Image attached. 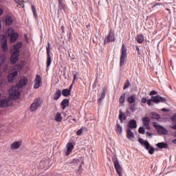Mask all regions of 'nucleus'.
I'll use <instances>...</instances> for the list:
<instances>
[{
	"mask_svg": "<svg viewBox=\"0 0 176 176\" xmlns=\"http://www.w3.org/2000/svg\"><path fill=\"white\" fill-rule=\"evenodd\" d=\"M60 30L63 34H65V27H64V25L60 27Z\"/></svg>",
	"mask_w": 176,
	"mask_h": 176,
	"instance_id": "09e8293b",
	"label": "nucleus"
},
{
	"mask_svg": "<svg viewBox=\"0 0 176 176\" xmlns=\"http://www.w3.org/2000/svg\"><path fill=\"white\" fill-rule=\"evenodd\" d=\"M60 97H61V91L60 89H56V91L54 95V100L57 101V100H58V98H60Z\"/></svg>",
	"mask_w": 176,
	"mask_h": 176,
	"instance_id": "393cba45",
	"label": "nucleus"
},
{
	"mask_svg": "<svg viewBox=\"0 0 176 176\" xmlns=\"http://www.w3.org/2000/svg\"><path fill=\"white\" fill-rule=\"evenodd\" d=\"M161 5H162V3H155L153 6V8H156V6H160Z\"/></svg>",
	"mask_w": 176,
	"mask_h": 176,
	"instance_id": "8fccbe9b",
	"label": "nucleus"
},
{
	"mask_svg": "<svg viewBox=\"0 0 176 176\" xmlns=\"http://www.w3.org/2000/svg\"><path fill=\"white\" fill-rule=\"evenodd\" d=\"M0 45H8V37L6 36H0Z\"/></svg>",
	"mask_w": 176,
	"mask_h": 176,
	"instance_id": "4be33fe9",
	"label": "nucleus"
},
{
	"mask_svg": "<svg viewBox=\"0 0 176 176\" xmlns=\"http://www.w3.org/2000/svg\"><path fill=\"white\" fill-rule=\"evenodd\" d=\"M172 143H173V144H176V139L173 140H172Z\"/></svg>",
	"mask_w": 176,
	"mask_h": 176,
	"instance_id": "052dcab7",
	"label": "nucleus"
},
{
	"mask_svg": "<svg viewBox=\"0 0 176 176\" xmlns=\"http://www.w3.org/2000/svg\"><path fill=\"white\" fill-rule=\"evenodd\" d=\"M6 61V56L5 54L0 56V67H2V64Z\"/></svg>",
	"mask_w": 176,
	"mask_h": 176,
	"instance_id": "473e14b6",
	"label": "nucleus"
},
{
	"mask_svg": "<svg viewBox=\"0 0 176 176\" xmlns=\"http://www.w3.org/2000/svg\"><path fill=\"white\" fill-rule=\"evenodd\" d=\"M147 135H148V137H152V133H149V132H146Z\"/></svg>",
	"mask_w": 176,
	"mask_h": 176,
	"instance_id": "4d7b16f0",
	"label": "nucleus"
},
{
	"mask_svg": "<svg viewBox=\"0 0 176 176\" xmlns=\"http://www.w3.org/2000/svg\"><path fill=\"white\" fill-rule=\"evenodd\" d=\"M135 49H136V50L138 51V54H140V46L136 45V46H135Z\"/></svg>",
	"mask_w": 176,
	"mask_h": 176,
	"instance_id": "603ef678",
	"label": "nucleus"
},
{
	"mask_svg": "<svg viewBox=\"0 0 176 176\" xmlns=\"http://www.w3.org/2000/svg\"><path fill=\"white\" fill-rule=\"evenodd\" d=\"M153 126L156 129L159 134H163L164 135H166V134H168V131H167L166 128L162 126L157 125V123L153 122Z\"/></svg>",
	"mask_w": 176,
	"mask_h": 176,
	"instance_id": "9d476101",
	"label": "nucleus"
},
{
	"mask_svg": "<svg viewBox=\"0 0 176 176\" xmlns=\"http://www.w3.org/2000/svg\"><path fill=\"white\" fill-rule=\"evenodd\" d=\"M126 138L130 140L134 138V133L130 128L126 129Z\"/></svg>",
	"mask_w": 176,
	"mask_h": 176,
	"instance_id": "a211bd4d",
	"label": "nucleus"
},
{
	"mask_svg": "<svg viewBox=\"0 0 176 176\" xmlns=\"http://www.w3.org/2000/svg\"><path fill=\"white\" fill-rule=\"evenodd\" d=\"M126 58H127V49L122 45L121 49V56L120 58V67H122L124 65V61H126Z\"/></svg>",
	"mask_w": 176,
	"mask_h": 176,
	"instance_id": "6e6552de",
	"label": "nucleus"
},
{
	"mask_svg": "<svg viewBox=\"0 0 176 176\" xmlns=\"http://www.w3.org/2000/svg\"><path fill=\"white\" fill-rule=\"evenodd\" d=\"M118 119L121 123H123V120L127 119V116L122 111V109H120L119 111Z\"/></svg>",
	"mask_w": 176,
	"mask_h": 176,
	"instance_id": "f3484780",
	"label": "nucleus"
},
{
	"mask_svg": "<svg viewBox=\"0 0 176 176\" xmlns=\"http://www.w3.org/2000/svg\"><path fill=\"white\" fill-rule=\"evenodd\" d=\"M112 162L114 165V168L119 176H122V166H120V164H119V160H118V157H113Z\"/></svg>",
	"mask_w": 176,
	"mask_h": 176,
	"instance_id": "1a4fd4ad",
	"label": "nucleus"
},
{
	"mask_svg": "<svg viewBox=\"0 0 176 176\" xmlns=\"http://www.w3.org/2000/svg\"><path fill=\"white\" fill-rule=\"evenodd\" d=\"M162 112H168V109H166V108H164L162 109Z\"/></svg>",
	"mask_w": 176,
	"mask_h": 176,
	"instance_id": "5fc2aeb1",
	"label": "nucleus"
},
{
	"mask_svg": "<svg viewBox=\"0 0 176 176\" xmlns=\"http://www.w3.org/2000/svg\"><path fill=\"white\" fill-rule=\"evenodd\" d=\"M142 122H143V124L144 126V127H146V129L147 130H151V126H149V123L151 122V120L149 119V117H144L142 119Z\"/></svg>",
	"mask_w": 176,
	"mask_h": 176,
	"instance_id": "4468645a",
	"label": "nucleus"
},
{
	"mask_svg": "<svg viewBox=\"0 0 176 176\" xmlns=\"http://www.w3.org/2000/svg\"><path fill=\"white\" fill-rule=\"evenodd\" d=\"M125 97H126V94H122L120 96V98H119V102H120V104H124V98H125Z\"/></svg>",
	"mask_w": 176,
	"mask_h": 176,
	"instance_id": "72a5a7b5",
	"label": "nucleus"
},
{
	"mask_svg": "<svg viewBox=\"0 0 176 176\" xmlns=\"http://www.w3.org/2000/svg\"><path fill=\"white\" fill-rule=\"evenodd\" d=\"M8 107H9L8 100L3 99L0 101V108H8Z\"/></svg>",
	"mask_w": 176,
	"mask_h": 176,
	"instance_id": "b1692460",
	"label": "nucleus"
},
{
	"mask_svg": "<svg viewBox=\"0 0 176 176\" xmlns=\"http://www.w3.org/2000/svg\"><path fill=\"white\" fill-rule=\"evenodd\" d=\"M150 118H151V119H160V115L157 114V113L152 112L150 113Z\"/></svg>",
	"mask_w": 176,
	"mask_h": 176,
	"instance_id": "2f4dec72",
	"label": "nucleus"
},
{
	"mask_svg": "<svg viewBox=\"0 0 176 176\" xmlns=\"http://www.w3.org/2000/svg\"><path fill=\"white\" fill-rule=\"evenodd\" d=\"M129 129H137V121L135 120H131L128 124Z\"/></svg>",
	"mask_w": 176,
	"mask_h": 176,
	"instance_id": "aec40b11",
	"label": "nucleus"
},
{
	"mask_svg": "<svg viewBox=\"0 0 176 176\" xmlns=\"http://www.w3.org/2000/svg\"><path fill=\"white\" fill-rule=\"evenodd\" d=\"M21 45H14L12 50H11L12 56L10 58V61L12 64H16L19 61V56H20V48Z\"/></svg>",
	"mask_w": 176,
	"mask_h": 176,
	"instance_id": "f03ea898",
	"label": "nucleus"
},
{
	"mask_svg": "<svg viewBox=\"0 0 176 176\" xmlns=\"http://www.w3.org/2000/svg\"><path fill=\"white\" fill-rule=\"evenodd\" d=\"M107 94V87H103L102 88V94L100 95V98L98 99L99 101H101L102 100H104V98H105V94Z\"/></svg>",
	"mask_w": 176,
	"mask_h": 176,
	"instance_id": "c756f323",
	"label": "nucleus"
},
{
	"mask_svg": "<svg viewBox=\"0 0 176 176\" xmlns=\"http://www.w3.org/2000/svg\"><path fill=\"white\" fill-rule=\"evenodd\" d=\"M42 85V78L39 75L36 76L35 85L34 89H39V87Z\"/></svg>",
	"mask_w": 176,
	"mask_h": 176,
	"instance_id": "ddd939ff",
	"label": "nucleus"
},
{
	"mask_svg": "<svg viewBox=\"0 0 176 176\" xmlns=\"http://www.w3.org/2000/svg\"><path fill=\"white\" fill-rule=\"evenodd\" d=\"M149 96H157V91H151L149 93Z\"/></svg>",
	"mask_w": 176,
	"mask_h": 176,
	"instance_id": "37998d69",
	"label": "nucleus"
},
{
	"mask_svg": "<svg viewBox=\"0 0 176 176\" xmlns=\"http://www.w3.org/2000/svg\"><path fill=\"white\" fill-rule=\"evenodd\" d=\"M137 100V96L135 94H131L129 96H128L126 101L128 104H130L131 107L130 109L132 112H134L135 111V101Z\"/></svg>",
	"mask_w": 176,
	"mask_h": 176,
	"instance_id": "0eeeda50",
	"label": "nucleus"
},
{
	"mask_svg": "<svg viewBox=\"0 0 176 176\" xmlns=\"http://www.w3.org/2000/svg\"><path fill=\"white\" fill-rule=\"evenodd\" d=\"M47 50V68L48 69L49 67H50V65L52 64V56H50V45H47L46 47Z\"/></svg>",
	"mask_w": 176,
	"mask_h": 176,
	"instance_id": "9b49d317",
	"label": "nucleus"
},
{
	"mask_svg": "<svg viewBox=\"0 0 176 176\" xmlns=\"http://www.w3.org/2000/svg\"><path fill=\"white\" fill-rule=\"evenodd\" d=\"M138 131L140 134H145V129L144 127H140Z\"/></svg>",
	"mask_w": 176,
	"mask_h": 176,
	"instance_id": "a19ab883",
	"label": "nucleus"
},
{
	"mask_svg": "<svg viewBox=\"0 0 176 176\" xmlns=\"http://www.w3.org/2000/svg\"><path fill=\"white\" fill-rule=\"evenodd\" d=\"M13 23V19L10 16H8L6 17V24L7 25H12Z\"/></svg>",
	"mask_w": 176,
	"mask_h": 176,
	"instance_id": "a878e982",
	"label": "nucleus"
},
{
	"mask_svg": "<svg viewBox=\"0 0 176 176\" xmlns=\"http://www.w3.org/2000/svg\"><path fill=\"white\" fill-rule=\"evenodd\" d=\"M54 120H56V122H61V120H63V117L61 116V113L59 112H57L55 115L54 117Z\"/></svg>",
	"mask_w": 176,
	"mask_h": 176,
	"instance_id": "cd10ccee",
	"label": "nucleus"
},
{
	"mask_svg": "<svg viewBox=\"0 0 176 176\" xmlns=\"http://www.w3.org/2000/svg\"><path fill=\"white\" fill-rule=\"evenodd\" d=\"M60 107L62 109H65L67 107H69V100L68 99H64L61 103H60Z\"/></svg>",
	"mask_w": 176,
	"mask_h": 176,
	"instance_id": "6ab92c4d",
	"label": "nucleus"
},
{
	"mask_svg": "<svg viewBox=\"0 0 176 176\" xmlns=\"http://www.w3.org/2000/svg\"><path fill=\"white\" fill-rule=\"evenodd\" d=\"M1 22H0V29H1Z\"/></svg>",
	"mask_w": 176,
	"mask_h": 176,
	"instance_id": "69168bd1",
	"label": "nucleus"
},
{
	"mask_svg": "<svg viewBox=\"0 0 176 176\" xmlns=\"http://www.w3.org/2000/svg\"><path fill=\"white\" fill-rule=\"evenodd\" d=\"M69 94H71V92L68 89H65L62 91V96H63V97H68Z\"/></svg>",
	"mask_w": 176,
	"mask_h": 176,
	"instance_id": "7c9ffc66",
	"label": "nucleus"
},
{
	"mask_svg": "<svg viewBox=\"0 0 176 176\" xmlns=\"http://www.w3.org/2000/svg\"><path fill=\"white\" fill-rule=\"evenodd\" d=\"M138 141H139L140 144H141V145H145V144H146V142H148V141H144L142 138H139Z\"/></svg>",
	"mask_w": 176,
	"mask_h": 176,
	"instance_id": "79ce46f5",
	"label": "nucleus"
},
{
	"mask_svg": "<svg viewBox=\"0 0 176 176\" xmlns=\"http://www.w3.org/2000/svg\"><path fill=\"white\" fill-rule=\"evenodd\" d=\"M74 85V84H72L69 88V91L71 92V91L72 90V86Z\"/></svg>",
	"mask_w": 176,
	"mask_h": 176,
	"instance_id": "6e6d98bb",
	"label": "nucleus"
},
{
	"mask_svg": "<svg viewBox=\"0 0 176 176\" xmlns=\"http://www.w3.org/2000/svg\"><path fill=\"white\" fill-rule=\"evenodd\" d=\"M174 137H175V138H176V131L174 133Z\"/></svg>",
	"mask_w": 176,
	"mask_h": 176,
	"instance_id": "0e129e2a",
	"label": "nucleus"
},
{
	"mask_svg": "<svg viewBox=\"0 0 176 176\" xmlns=\"http://www.w3.org/2000/svg\"><path fill=\"white\" fill-rule=\"evenodd\" d=\"M152 102H154L155 104H160V102L166 104L167 102V99L157 95L156 96H152L151 99L147 100L146 104L148 107H151Z\"/></svg>",
	"mask_w": 176,
	"mask_h": 176,
	"instance_id": "7ed1b4c3",
	"label": "nucleus"
},
{
	"mask_svg": "<svg viewBox=\"0 0 176 176\" xmlns=\"http://www.w3.org/2000/svg\"><path fill=\"white\" fill-rule=\"evenodd\" d=\"M32 10L34 16L35 17V19H36L38 17V14H36V8H35V6H32Z\"/></svg>",
	"mask_w": 176,
	"mask_h": 176,
	"instance_id": "c9c22d12",
	"label": "nucleus"
},
{
	"mask_svg": "<svg viewBox=\"0 0 176 176\" xmlns=\"http://www.w3.org/2000/svg\"><path fill=\"white\" fill-rule=\"evenodd\" d=\"M59 3V9L60 10H65V3L63 2V3Z\"/></svg>",
	"mask_w": 176,
	"mask_h": 176,
	"instance_id": "e433bc0d",
	"label": "nucleus"
},
{
	"mask_svg": "<svg viewBox=\"0 0 176 176\" xmlns=\"http://www.w3.org/2000/svg\"><path fill=\"white\" fill-rule=\"evenodd\" d=\"M76 74H74V78H73V81H72V85H74V83H75V80H76Z\"/></svg>",
	"mask_w": 176,
	"mask_h": 176,
	"instance_id": "3c124183",
	"label": "nucleus"
},
{
	"mask_svg": "<svg viewBox=\"0 0 176 176\" xmlns=\"http://www.w3.org/2000/svg\"><path fill=\"white\" fill-rule=\"evenodd\" d=\"M3 71L6 72L8 71V65H6L5 67H3Z\"/></svg>",
	"mask_w": 176,
	"mask_h": 176,
	"instance_id": "864d4df0",
	"label": "nucleus"
},
{
	"mask_svg": "<svg viewBox=\"0 0 176 176\" xmlns=\"http://www.w3.org/2000/svg\"><path fill=\"white\" fill-rule=\"evenodd\" d=\"M115 41V34L112 32V30L109 32V35L104 39V43H109V42Z\"/></svg>",
	"mask_w": 176,
	"mask_h": 176,
	"instance_id": "f8f14e48",
	"label": "nucleus"
},
{
	"mask_svg": "<svg viewBox=\"0 0 176 176\" xmlns=\"http://www.w3.org/2000/svg\"><path fill=\"white\" fill-rule=\"evenodd\" d=\"M58 3L65 2L64 0H58Z\"/></svg>",
	"mask_w": 176,
	"mask_h": 176,
	"instance_id": "13d9d810",
	"label": "nucleus"
},
{
	"mask_svg": "<svg viewBox=\"0 0 176 176\" xmlns=\"http://www.w3.org/2000/svg\"><path fill=\"white\" fill-rule=\"evenodd\" d=\"M170 120L172 121L170 128H172L173 130H176V116L175 115L170 117Z\"/></svg>",
	"mask_w": 176,
	"mask_h": 176,
	"instance_id": "5701e85b",
	"label": "nucleus"
},
{
	"mask_svg": "<svg viewBox=\"0 0 176 176\" xmlns=\"http://www.w3.org/2000/svg\"><path fill=\"white\" fill-rule=\"evenodd\" d=\"M41 107H42V99L37 98L34 99V102L31 104L30 111L31 112H35V111H38Z\"/></svg>",
	"mask_w": 176,
	"mask_h": 176,
	"instance_id": "423d86ee",
	"label": "nucleus"
},
{
	"mask_svg": "<svg viewBox=\"0 0 176 176\" xmlns=\"http://www.w3.org/2000/svg\"><path fill=\"white\" fill-rule=\"evenodd\" d=\"M24 38L26 43H32V40L30 38V37L28 36V34H24Z\"/></svg>",
	"mask_w": 176,
	"mask_h": 176,
	"instance_id": "f704fd0d",
	"label": "nucleus"
},
{
	"mask_svg": "<svg viewBox=\"0 0 176 176\" xmlns=\"http://www.w3.org/2000/svg\"><path fill=\"white\" fill-rule=\"evenodd\" d=\"M147 151H148L150 155H153V153H155V148L152 146H150Z\"/></svg>",
	"mask_w": 176,
	"mask_h": 176,
	"instance_id": "58836bf2",
	"label": "nucleus"
},
{
	"mask_svg": "<svg viewBox=\"0 0 176 176\" xmlns=\"http://www.w3.org/2000/svg\"><path fill=\"white\" fill-rule=\"evenodd\" d=\"M157 148L160 149H163L164 148H168V144L164 143V142H160L157 144Z\"/></svg>",
	"mask_w": 176,
	"mask_h": 176,
	"instance_id": "c85d7f7f",
	"label": "nucleus"
},
{
	"mask_svg": "<svg viewBox=\"0 0 176 176\" xmlns=\"http://www.w3.org/2000/svg\"><path fill=\"white\" fill-rule=\"evenodd\" d=\"M28 83V79L27 77H23L20 80L19 85L12 86L9 90V94L11 98L13 100H19L20 98V91L23 86H25Z\"/></svg>",
	"mask_w": 176,
	"mask_h": 176,
	"instance_id": "f257e3e1",
	"label": "nucleus"
},
{
	"mask_svg": "<svg viewBox=\"0 0 176 176\" xmlns=\"http://www.w3.org/2000/svg\"><path fill=\"white\" fill-rule=\"evenodd\" d=\"M83 133V128H81L77 131L76 135H80Z\"/></svg>",
	"mask_w": 176,
	"mask_h": 176,
	"instance_id": "c03bdc74",
	"label": "nucleus"
},
{
	"mask_svg": "<svg viewBox=\"0 0 176 176\" xmlns=\"http://www.w3.org/2000/svg\"><path fill=\"white\" fill-rule=\"evenodd\" d=\"M22 68L23 65L20 64L14 66V70L8 76V81L9 83H13V80H14V79H16V76L19 75L17 70L21 69Z\"/></svg>",
	"mask_w": 176,
	"mask_h": 176,
	"instance_id": "39448f33",
	"label": "nucleus"
},
{
	"mask_svg": "<svg viewBox=\"0 0 176 176\" xmlns=\"http://www.w3.org/2000/svg\"><path fill=\"white\" fill-rule=\"evenodd\" d=\"M16 45H23V43L21 42H19L16 43Z\"/></svg>",
	"mask_w": 176,
	"mask_h": 176,
	"instance_id": "e2e57ef3",
	"label": "nucleus"
},
{
	"mask_svg": "<svg viewBox=\"0 0 176 176\" xmlns=\"http://www.w3.org/2000/svg\"><path fill=\"white\" fill-rule=\"evenodd\" d=\"M131 84L130 83V80H126V83H125L124 86V90H126V89H129V87H130V85Z\"/></svg>",
	"mask_w": 176,
	"mask_h": 176,
	"instance_id": "4c0bfd02",
	"label": "nucleus"
},
{
	"mask_svg": "<svg viewBox=\"0 0 176 176\" xmlns=\"http://www.w3.org/2000/svg\"><path fill=\"white\" fill-rule=\"evenodd\" d=\"M2 49L4 52H8V45H3Z\"/></svg>",
	"mask_w": 176,
	"mask_h": 176,
	"instance_id": "49530a36",
	"label": "nucleus"
},
{
	"mask_svg": "<svg viewBox=\"0 0 176 176\" xmlns=\"http://www.w3.org/2000/svg\"><path fill=\"white\" fill-rule=\"evenodd\" d=\"M14 2H16V3H17L18 5H19V6H22V8H24V3L21 1L14 0Z\"/></svg>",
	"mask_w": 176,
	"mask_h": 176,
	"instance_id": "ea45409f",
	"label": "nucleus"
},
{
	"mask_svg": "<svg viewBox=\"0 0 176 176\" xmlns=\"http://www.w3.org/2000/svg\"><path fill=\"white\" fill-rule=\"evenodd\" d=\"M135 41H136V42H138L140 44L142 43V42H144V41H145L144 35H142V34H138L135 37Z\"/></svg>",
	"mask_w": 176,
	"mask_h": 176,
	"instance_id": "412c9836",
	"label": "nucleus"
},
{
	"mask_svg": "<svg viewBox=\"0 0 176 176\" xmlns=\"http://www.w3.org/2000/svg\"><path fill=\"white\" fill-rule=\"evenodd\" d=\"M3 13V10H2V9L0 8V16H1Z\"/></svg>",
	"mask_w": 176,
	"mask_h": 176,
	"instance_id": "bf43d9fd",
	"label": "nucleus"
},
{
	"mask_svg": "<svg viewBox=\"0 0 176 176\" xmlns=\"http://www.w3.org/2000/svg\"><path fill=\"white\" fill-rule=\"evenodd\" d=\"M6 34L9 36L11 43H14L19 39V33L16 32L13 28H9Z\"/></svg>",
	"mask_w": 176,
	"mask_h": 176,
	"instance_id": "20e7f679",
	"label": "nucleus"
},
{
	"mask_svg": "<svg viewBox=\"0 0 176 176\" xmlns=\"http://www.w3.org/2000/svg\"><path fill=\"white\" fill-rule=\"evenodd\" d=\"M72 120H73V122H75L76 123V119L73 118V119H72Z\"/></svg>",
	"mask_w": 176,
	"mask_h": 176,
	"instance_id": "680f3d73",
	"label": "nucleus"
},
{
	"mask_svg": "<svg viewBox=\"0 0 176 176\" xmlns=\"http://www.w3.org/2000/svg\"><path fill=\"white\" fill-rule=\"evenodd\" d=\"M0 96H1V94H0Z\"/></svg>",
	"mask_w": 176,
	"mask_h": 176,
	"instance_id": "338daca9",
	"label": "nucleus"
},
{
	"mask_svg": "<svg viewBox=\"0 0 176 176\" xmlns=\"http://www.w3.org/2000/svg\"><path fill=\"white\" fill-rule=\"evenodd\" d=\"M147 101L148 100L145 97L142 98L141 100V102H142V104H146Z\"/></svg>",
	"mask_w": 176,
	"mask_h": 176,
	"instance_id": "de8ad7c7",
	"label": "nucleus"
},
{
	"mask_svg": "<svg viewBox=\"0 0 176 176\" xmlns=\"http://www.w3.org/2000/svg\"><path fill=\"white\" fill-rule=\"evenodd\" d=\"M144 146L146 148V149L148 151V149H149V148L151 147L150 146V144H149V142H146V143L144 144Z\"/></svg>",
	"mask_w": 176,
	"mask_h": 176,
	"instance_id": "a18cd8bd",
	"label": "nucleus"
},
{
	"mask_svg": "<svg viewBox=\"0 0 176 176\" xmlns=\"http://www.w3.org/2000/svg\"><path fill=\"white\" fill-rule=\"evenodd\" d=\"M116 133H117V134H122V131H123V129L122 128V126H120V124H116Z\"/></svg>",
	"mask_w": 176,
	"mask_h": 176,
	"instance_id": "bb28decb",
	"label": "nucleus"
},
{
	"mask_svg": "<svg viewBox=\"0 0 176 176\" xmlns=\"http://www.w3.org/2000/svg\"><path fill=\"white\" fill-rule=\"evenodd\" d=\"M21 141L18 142H14L10 145V149L14 150V149H19L20 146H21Z\"/></svg>",
	"mask_w": 176,
	"mask_h": 176,
	"instance_id": "dca6fc26",
	"label": "nucleus"
},
{
	"mask_svg": "<svg viewBox=\"0 0 176 176\" xmlns=\"http://www.w3.org/2000/svg\"><path fill=\"white\" fill-rule=\"evenodd\" d=\"M66 146H67L66 156H69V155H71V153L74 150V144L71 142H69L67 143Z\"/></svg>",
	"mask_w": 176,
	"mask_h": 176,
	"instance_id": "2eb2a0df",
	"label": "nucleus"
}]
</instances>
